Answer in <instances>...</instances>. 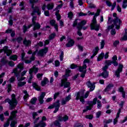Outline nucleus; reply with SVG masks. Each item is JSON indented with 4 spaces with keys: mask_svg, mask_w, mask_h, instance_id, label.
<instances>
[{
    "mask_svg": "<svg viewBox=\"0 0 127 127\" xmlns=\"http://www.w3.org/2000/svg\"><path fill=\"white\" fill-rule=\"evenodd\" d=\"M114 87V84H109L107 85L106 88L104 89V92H109L112 90V88Z\"/></svg>",
    "mask_w": 127,
    "mask_h": 127,
    "instance_id": "5701e85b",
    "label": "nucleus"
},
{
    "mask_svg": "<svg viewBox=\"0 0 127 127\" xmlns=\"http://www.w3.org/2000/svg\"><path fill=\"white\" fill-rule=\"evenodd\" d=\"M54 107L55 109V111H54V114L57 113L58 111H59V108H60V101L59 100H57V101L53 104Z\"/></svg>",
    "mask_w": 127,
    "mask_h": 127,
    "instance_id": "2eb2a0df",
    "label": "nucleus"
},
{
    "mask_svg": "<svg viewBox=\"0 0 127 127\" xmlns=\"http://www.w3.org/2000/svg\"><path fill=\"white\" fill-rule=\"evenodd\" d=\"M40 119V118L38 117L36 119L35 118V119H33V124L34 125V127H35V126H36V125H38V123H38V121H39Z\"/></svg>",
    "mask_w": 127,
    "mask_h": 127,
    "instance_id": "79ce46f5",
    "label": "nucleus"
},
{
    "mask_svg": "<svg viewBox=\"0 0 127 127\" xmlns=\"http://www.w3.org/2000/svg\"><path fill=\"white\" fill-rule=\"evenodd\" d=\"M37 101V98L36 97H33L31 99L30 103L32 105H35Z\"/></svg>",
    "mask_w": 127,
    "mask_h": 127,
    "instance_id": "c9c22d12",
    "label": "nucleus"
},
{
    "mask_svg": "<svg viewBox=\"0 0 127 127\" xmlns=\"http://www.w3.org/2000/svg\"><path fill=\"white\" fill-rule=\"evenodd\" d=\"M98 52H99V47H96L92 51L93 54H94V55H97Z\"/></svg>",
    "mask_w": 127,
    "mask_h": 127,
    "instance_id": "a19ab883",
    "label": "nucleus"
},
{
    "mask_svg": "<svg viewBox=\"0 0 127 127\" xmlns=\"http://www.w3.org/2000/svg\"><path fill=\"white\" fill-rule=\"evenodd\" d=\"M74 127H83V126L81 123H76L74 125Z\"/></svg>",
    "mask_w": 127,
    "mask_h": 127,
    "instance_id": "052dcab7",
    "label": "nucleus"
},
{
    "mask_svg": "<svg viewBox=\"0 0 127 127\" xmlns=\"http://www.w3.org/2000/svg\"><path fill=\"white\" fill-rule=\"evenodd\" d=\"M127 0H123V3L122 5L123 8H127Z\"/></svg>",
    "mask_w": 127,
    "mask_h": 127,
    "instance_id": "37998d69",
    "label": "nucleus"
},
{
    "mask_svg": "<svg viewBox=\"0 0 127 127\" xmlns=\"http://www.w3.org/2000/svg\"><path fill=\"white\" fill-rule=\"evenodd\" d=\"M15 124H16V122L13 121L10 124L11 127H15Z\"/></svg>",
    "mask_w": 127,
    "mask_h": 127,
    "instance_id": "774afa93",
    "label": "nucleus"
},
{
    "mask_svg": "<svg viewBox=\"0 0 127 127\" xmlns=\"http://www.w3.org/2000/svg\"><path fill=\"white\" fill-rule=\"evenodd\" d=\"M56 23V21H55V20H51L50 21V23L52 25V26H54L57 31H58V25Z\"/></svg>",
    "mask_w": 127,
    "mask_h": 127,
    "instance_id": "412c9836",
    "label": "nucleus"
},
{
    "mask_svg": "<svg viewBox=\"0 0 127 127\" xmlns=\"http://www.w3.org/2000/svg\"><path fill=\"white\" fill-rule=\"evenodd\" d=\"M124 67V65L123 64H119V66L117 70L115 72V75L118 77H120V73L123 71V68Z\"/></svg>",
    "mask_w": 127,
    "mask_h": 127,
    "instance_id": "f3484780",
    "label": "nucleus"
},
{
    "mask_svg": "<svg viewBox=\"0 0 127 127\" xmlns=\"http://www.w3.org/2000/svg\"><path fill=\"white\" fill-rule=\"evenodd\" d=\"M29 70H32V73H35V74H36L37 72H38V67H36V65H34L32 68L30 69Z\"/></svg>",
    "mask_w": 127,
    "mask_h": 127,
    "instance_id": "c85d7f7f",
    "label": "nucleus"
},
{
    "mask_svg": "<svg viewBox=\"0 0 127 127\" xmlns=\"http://www.w3.org/2000/svg\"><path fill=\"white\" fill-rule=\"evenodd\" d=\"M119 92L122 93V97L123 98H126V93L125 92V91L124 90V87H121L119 88Z\"/></svg>",
    "mask_w": 127,
    "mask_h": 127,
    "instance_id": "cd10ccee",
    "label": "nucleus"
},
{
    "mask_svg": "<svg viewBox=\"0 0 127 127\" xmlns=\"http://www.w3.org/2000/svg\"><path fill=\"white\" fill-rule=\"evenodd\" d=\"M86 85L88 88H90L89 92H92L95 90L96 86L95 85V82L92 83L90 81H88L86 83Z\"/></svg>",
    "mask_w": 127,
    "mask_h": 127,
    "instance_id": "4468645a",
    "label": "nucleus"
},
{
    "mask_svg": "<svg viewBox=\"0 0 127 127\" xmlns=\"http://www.w3.org/2000/svg\"><path fill=\"white\" fill-rule=\"evenodd\" d=\"M9 18V24H10V25H12V24H13V23L12 22V16H10Z\"/></svg>",
    "mask_w": 127,
    "mask_h": 127,
    "instance_id": "e2e57ef3",
    "label": "nucleus"
},
{
    "mask_svg": "<svg viewBox=\"0 0 127 127\" xmlns=\"http://www.w3.org/2000/svg\"><path fill=\"white\" fill-rule=\"evenodd\" d=\"M3 76H4V72L2 73L0 75V84H1L2 83V82H3V79H1V78H2V77H3Z\"/></svg>",
    "mask_w": 127,
    "mask_h": 127,
    "instance_id": "864d4df0",
    "label": "nucleus"
},
{
    "mask_svg": "<svg viewBox=\"0 0 127 127\" xmlns=\"http://www.w3.org/2000/svg\"><path fill=\"white\" fill-rule=\"evenodd\" d=\"M71 73V70L67 69L65 70V75L63 76V78H66V77H69V74Z\"/></svg>",
    "mask_w": 127,
    "mask_h": 127,
    "instance_id": "58836bf2",
    "label": "nucleus"
},
{
    "mask_svg": "<svg viewBox=\"0 0 127 127\" xmlns=\"http://www.w3.org/2000/svg\"><path fill=\"white\" fill-rule=\"evenodd\" d=\"M99 76H102L106 79V78H108L109 77V72L107 71H103L102 73H101Z\"/></svg>",
    "mask_w": 127,
    "mask_h": 127,
    "instance_id": "393cba45",
    "label": "nucleus"
},
{
    "mask_svg": "<svg viewBox=\"0 0 127 127\" xmlns=\"http://www.w3.org/2000/svg\"><path fill=\"white\" fill-rule=\"evenodd\" d=\"M34 60H35V57H34V56H32L30 58V60L25 59L23 61H24L25 63L26 64H29L32 61H34Z\"/></svg>",
    "mask_w": 127,
    "mask_h": 127,
    "instance_id": "4be33fe9",
    "label": "nucleus"
},
{
    "mask_svg": "<svg viewBox=\"0 0 127 127\" xmlns=\"http://www.w3.org/2000/svg\"><path fill=\"white\" fill-rule=\"evenodd\" d=\"M87 64H84L82 66H79V72H82V73L81 75V78H84L87 70Z\"/></svg>",
    "mask_w": 127,
    "mask_h": 127,
    "instance_id": "9d476101",
    "label": "nucleus"
},
{
    "mask_svg": "<svg viewBox=\"0 0 127 127\" xmlns=\"http://www.w3.org/2000/svg\"><path fill=\"white\" fill-rule=\"evenodd\" d=\"M17 113V111H13L11 113V116L9 118V119L11 121H12V120H13L14 119V118H15V117H16V114Z\"/></svg>",
    "mask_w": 127,
    "mask_h": 127,
    "instance_id": "b1692460",
    "label": "nucleus"
},
{
    "mask_svg": "<svg viewBox=\"0 0 127 127\" xmlns=\"http://www.w3.org/2000/svg\"><path fill=\"white\" fill-rule=\"evenodd\" d=\"M69 120V117L67 115H64L63 117L61 115H59L58 116V120H56L54 122V125L56 126V127H60L61 124L59 122H66Z\"/></svg>",
    "mask_w": 127,
    "mask_h": 127,
    "instance_id": "423d86ee",
    "label": "nucleus"
},
{
    "mask_svg": "<svg viewBox=\"0 0 127 127\" xmlns=\"http://www.w3.org/2000/svg\"><path fill=\"white\" fill-rule=\"evenodd\" d=\"M66 77H63L61 80V87H64V88H69L70 87V82H67Z\"/></svg>",
    "mask_w": 127,
    "mask_h": 127,
    "instance_id": "1a4fd4ad",
    "label": "nucleus"
},
{
    "mask_svg": "<svg viewBox=\"0 0 127 127\" xmlns=\"http://www.w3.org/2000/svg\"><path fill=\"white\" fill-rule=\"evenodd\" d=\"M97 100H98V98H95L93 99V101H88L87 102V104L88 105H89V106H86V109L83 110V113H85L87 111L92 110V108H93V106L97 104Z\"/></svg>",
    "mask_w": 127,
    "mask_h": 127,
    "instance_id": "6e6552de",
    "label": "nucleus"
},
{
    "mask_svg": "<svg viewBox=\"0 0 127 127\" xmlns=\"http://www.w3.org/2000/svg\"><path fill=\"white\" fill-rule=\"evenodd\" d=\"M67 101L65 99V98H63L62 100V106H64V105H66L67 104Z\"/></svg>",
    "mask_w": 127,
    "mask_h": 127,
    "instance_id": "603ef678",
    "label": "nucleus"
},
{
    "mask_svg": "<svg viewBox=\"0 0 127 127\" xmlns=\"http://www.w3.org/2000/svg\"><path fill=\"white\" fill-rule=\"evenodd\" d=\"M34 14H35V13H34ZM34 14H33V15H32L33 18L32 19V22L33 24H35V23H36V22H35V20H36V16H34Z\"/></svg>",
    "mask_w": 127,
    "mask_h": 127,
    "instance_id": "49530a36",
    "label": "nucleus"
},
{
    "mask_svg": "<svg viewBox=\"0 0 127 127\" xmlns=\"http://www.w3.org/2000/svg\"><path fill=\"white\" fill-rule=\"evenodd\" d=\"M32 86L33 88H34L37 91H40L41 88L38 85H37V83L34 82L32 83Z\"/></svg>",
    "mask_w": 127,
    "mask_h": 127,
    "instance_id": "c756f323",
    "label": "nucleus"
},
{
    "mask_svg": "<svg viewBox=\"0 0 127 127\" xmlns=\"http://www.w3.org/2000/svg\"><path fill=\"white\" fill-rule=\"evenodd\" d=\"M32 25L34 26L33 28V30L34 31L40 28V24H39V23H35V24H33Z\"/></svg>",
    "mask_w": 127,
    "mask_h": 127,
    "instance_id": "a878e982",
    "label": "nucleus"
},
{
    "mask_svg": "<svg viewBox=\"0 0 127 127\" xmlns=\"http://www.w3.org/2000/svg\"><path fill=\"white\" fill-rule=\"evenodd\" d=\"M47 119H46V117L45 116H43L42 118V120L37 125H35V127H45L46 126V123H45L44 121H46Z\"/></svg>",
    "mask_w": 127,
    "mask_h": 127,
    "instance_id": "f8f14e48",
    "label": "nucleus"
},
{
    "mask_svg": "<svg viewBox=\"0 0 127 127\" xmlns=\"http://www.w3.org/2000/svg\"><path fill=\"white\" fill-rule=\"evenodd\" d=\"M37 116H38V114H37V112H33V114H32L33 120H35Z\"/></svg>",
    "mask_w": 127,
    "mask_h": 127,
    "instance_id": "5fc2aeb1",
    "label": "nucleus"
},
{
    "mask_svg": "<svg viewBox=\"0 0 127 127\" xmlns=\"http://www.w3.org/2000/svg\"><path fill=\"white\" fill-rule=\"evenodd\" d=\"M60 57L61 61H63V59H64V52H61Z\"/></svg>",
    "mask_w": 127,
    "mask_h": 127,
    "instance_id": "bf43d9fd",
    "label": "nucleus"
},
{
    "mask_svg": "<svg viewBox=\"0 0 127 127\" xmlns=\"http://www.w3.org/2000/svg\"><path fill=\"white\" fill-rule=\"evenodd\" d=\"M105 47V41L104 40H102L101 42V49H103L104 47Z\"/></svg>",
    "mask_w": 127,
    "mask_h": 127,
    "instance_id": "13d9d810",
    "label": "nucleus"
},
{
    "mask_svg": "<svg viewBox=\"0 0 127 127\" xmlns=\"http://www.w3.org/2000/svg\"><path fill=\"white\" fill-rule=\"evenodd\" d=\"M102 103L100 100L97 101V108L98 109H101L102 108Z\"/></svg>",
    "mask_w": 127,
    "mask_h": 127,
    "instance_id": "de8ad7c7",
    "label": "nucleus"
},
{
    "mask_svg": "<svg viewBox=\"0 0 127 127\" xmlns=\"http://www.w3.org/2000/svg\"><path fill=\"white\" fill-rule=\"evenodd\" d=\"M105 63L106 64V65L107 66H111L112 64H113V61H106L105 62Z\"/></svg>",
    "mask_w": 127,
    "mask_h": 127,
    "instance_id": "8fccbe9b",
    "label": "nucleus"
},
{
    "mask_svg": "<svg viewBox=\"0 0 127 127\" xmlns=\"http://www.w3.org/2000/svg\"><path fill=\"white\" fill-rule=\"evenodd\" d=\"M29 73L30 74V78L29 79V83H31V80H32V78H33V75H32V70H29Z\"/></svg>",
    "mask_w": 127,
    "mask_h": 127,
    "instance_id": "ea45409f",
    "label": "nucleus"
},
{
    "mask_svg": "<svg viewBox=\"0 0 127 127\" xmlns=\"http://www.w3.org/2000/svg\"><path fill=\"white\" fill-rule=\"evenodd\" d=\"M59 10L57 11L56 12V15L57 16L58 20H60V19L61 18V15H60V14H59Z\"/></svg>",
    "mask_w": 127,
    "mask_h": 127,
    "instance_id": "a18cd8bd",
    "label": "nucleus"
},
{
    "mask_svg": "<svg viewBox=\"0 0 127 127\" xmlns=\"http://www.w3.org/2000/svg\"><path fill=\"white\" fill-rule=\"evenodd\" d=\"M46 95V93L45 92H42L41 94L38 97V100L40 105H42V104L44 103V100H43V99H44V97H45Z\"/></svg>",
    "mask_w": 127,
    "mask_h": 127,
    "instance_id": "dca6fc26",
    "label": "nucleus"
},
{
    "mask_svg": "<svg viewBox=\"0 0 127 127\" xmlns=\"http://www.w3.org/2000/svg\"><path fill=\"white\" fill-rule=\"evenodd\" d=\"M85 91H81L77 93L76 97L75 99L78 101L80 100L82 104H85V100L84 99H87L89 97V94H90V91H87L85 95Z\"/></svg>",
    "mask_w": 127,
    "mask_h": 127,
    "instance_id": "f03ea898",
    "label": "nucleus"
},
{
    "mask_svg": "<svg viewBox=\"0 0 127 127\" xmlns=\"http://www.w3.org/2000/svg\"><path fill=\"white\" fill-rule=\"evenodd\" d=\"M73 12H69L68 14V17L70 18V19H72L73 18Z\"/></svg>",
    "mask_w": 127,
    "mask_h": 127,
    "instance_id": "680f3d73",
    "label": "nucleus"
},
{
    "mask_svg": "<svg viewBox=\"0 0 127 127\" xmlns=\"http://www.w3.org/2000/svg\"><path fill=\"white\" fill-rule=\"evenodd\" d=\"M5 103H8L9 104V110H13L15 109L17 105V100L15 98V95L13 94L11 95V99H7L5 100Z\"/></svg>",
    "mask_w": 127,
    "mask_h": 127,
    "instance_id": "20e7f679",
    "label": "nucleus"
},
{
    "mask_svg": "<svg viewBox=\"0 0 127 127\" xmlns=\"http://www.w3.org/2000/svg\"><path fill=\"white\" fill-rule=\"evenodd\" d=\"M78 25V20L76 19L74 21L72 24V26L73 27H75Z\"/></svg>",
    "mask_w": 127,
    "mask_h": 127,
    "instance_id": "09e8293b",
    "label": "nucleus"
},
{
    "mask_svg": "<svg viewBox=\"0 0 127 127\" xmlns=\"http://www.w3.org/2000/svg\"><path fill=\"white\" fill-rule=\"evenodd\" d=\"M74 41L73 40H70L67 44H66V47H72L74 45Z\"/></svg>",
    "mask_w": 127,
    "mask_h": 127,
    "instance_id": "7c9ffc66",
    "label": "nucleus"
},
{
    "mask_svg": "<svg viewBox=\"0 0 127 127\" xmlns=\"http://www.w3.org/2000/svg\"><path fill=\"white\" fill-rule=\"evenodd\" d=\"M106 4L108 6H112L111 10H114L115 9V7H116V5H117V2H114L112 5V3L110 1H106Z\"/></svg>",
    "mask_w": 127,
    "mask_h": 127,
    "instance_id": "aec40b11",
    "label": "nucleus"
},
{
    "mask_svg": "<svg viewBox=\"0 0 127 127\" xmlns=\"http://www.w3.org/2000/svg\"><path fill=\"white\" fill-rule=\"evenodd\" d=\"M22 70H23V64H19V65L17 66V67L13 70L12 73H14L16 77H18Z\"/></svg>",
    "mask_w": 127,
    "mask_h": 127,
    "instance_id": "0eeeda50",
    "label": "nucleus"
},
{
    "mask_svg": "<svg viewBox=\"0 0 127 127\" xmlns=\"http://www.w3.org/2000/svg\"><path fill=\"white\" fill-rule=\"evenodd\" d=\"M87 21H86V20L81 21L80 23H79L77 27L78 30H81L82 28H83V26H84V25H85Z\"/></svg>",
    "mask_w": 127,
    "mask_h": 127,
    "instance_id": "6ab92c4d",
    "label": "nucleus"
},
{
    "mask_svg": "<svg viewBox=\"0 0 127 127\" xmlns=\"http://www.w3.org/2000/svg\"><path fill=\"white\" fill-rule=\"evenodd\" d=\"M7 64H8L9 66H10V67H13V66H14V62H13V61H8Z\"/></svg>",
    "mask_w": 127,
    "mask_h": 127,
    "instance_id": "3c124183",
    "label": "nucleus"
},
{
    "mask_svg": "<svg viewBox=\"0 0 127 127\" xmlns=\"http://www.w3.org/2000/svg\"><path fill=\"white\" fill-rule=\"evenodd\" d=\"M104 56H105V54L104 53L100 54L97 58V61H101L102 59H104Z\"/></svg>",
    "mask_w": 127,
    "mask_h": 127,
    "instance_id": "4c0bfd02",
    "label": "nucleus"
},
{
    "mask_svg": "<svg viewBox=\"0 0 127 127\" xmlns=\"http://www.w3.org/2000/svg\"><path fill=\"white\" fill-rule=\"evenodd\" d=\"M113 17H115V18L113 19V24L109 26L108 27V29H113V28L115 27V26H116V29H120L122 21H121V19H119V18L117 17V13H113Z\"/></svg>",
    "mask_w": 127,
    "mask_h": 127,
    "instance_id": "7ed1b4c3",
    "label": "nucleus"
},
{
    "mask_svg": "<svg viewBox=\"0 0 127 127\" xmlns=\"http://www.w3.org/2000/svg\"><path fill=\"white\" fill-rule=\"evenodd\" d=\"M48 51V48H45L44 49H42L40 50L38 52V55L41 56V57H43V56H45L46 55V53H47Z\"/></svg>",
    "mask_w": 127,
    "mask_h": 127,
    "instance_id": "ddd939ff",
    "label": "nucleus"
},
{
    "mask_svg": "<svg viewBox=\"0 0 127 127\" xmlns=\"http://www.w3.org/2000/svg\"><path fill=\"white\" fill-rule=\"evenodd\" d=\"M64 99L66 100L67 102H69L71 100V95H68L67 96L65 97Z\"/></svg>",
    "mask_w": 127,
    "mask_h": 127,
    "instance_id": "69168bd1",
    "label": "nucleus"
},
{
    "mask_svg": "<svg viewBox=\"0 0 127 127\" xmlns=\"http://www.w3.org/2000/svg\"><path fill=\"white\" fill-rule=\"evenodd\" d=\"M30 3H32L31 8L33 10V11L31 13V15H33L34 13H37L38 15H40L41 14V12L40 11V9H39V7L38 6H35L34 7V4L33 3H36V2H38V1L37 0H29Z\"/></svg>",
    "mask_w": 127,
    "mask_h": 127,
    "instance_id": "39448f33",
    "label": "nucleus"
},
{
    "mask_svg": "<svg viewBox=\"0 0 127 127\" xmlns=\"http://www.w3.org/2000/svg\"><path fill=\"white\" fill-rule=\"evenodd\" d=\"M111 123H113V119H109L108 120L107 119H104L103 121V124L105 125L111 124Z\"/></svg>",
    "mask_w": 127,
    "mask_h": 127,
    "instance_id": "f704fd0d",
    "label": "nucleus"
},
{
    "mask_svg": "<svg viewBox=\"0 0 127 127\" xmlns=\"http://www.w3.org/2000/svg\"><path fill=\"white\" fill-rule=\"evenodd\" d=\"M47 7L48 9H49V10L50 9H53V8L54 7V3H51L48 4V5H47Z\"/></svg>",
    "mask_w": 127,
    "mask_h": 127,
    "instance_id": "e433bc0d",
    "label": "nucleus"
},
{
    "mask_svg": "<svg viewBox=\"0 0 127 127\" xmlns=\"http://www.w3.org/2000/svg\"><path fill=\"white\" fill-rule=\"evenodd\" d=\"M48 83H49V80H48V78L45 77L44 80L41 82V84L42 86L43 87L45 85L48 84Z\"/></svg>",
    "mask_w": 127,
    "mask_h": 127,
    "instance_id": "bb28decb",
    "label": "nucleus"
},
{
    "mask_svg": "<svg viewBox=\"0 0 127 127\" xmlns=\"http://www.w3.org/2000/svg\"><path fill=\"white\" fill-rule=\"evenodd\" d=\"M0 62L1 63H2V64H6V63H8V61L5 60V59H2Z\"/></svg>",
    "mask_w": 127,
    "mask_h": 127,
    "instance_id": "4d7b16f0",
    "label": "nucleus"
},
{
    "mask_svg": "<svg viewBox=\"0 0 127 127\" xmlns=\"http://www.w3.org/2000/svg\"><path fill=\"white\" fill-rule=\"evenodd\" d=\"M25 84H26V82L25 81H18V87H23Z\"/></svg>",
    "mask_w": 127,
    "mask_h": 127,
    "instance_id": "72a5a7b5",
    "label": "nucleus"
},
{
    "mask_svg": "<svg viewBox=\"0 0 127 127\" xmlns=\"http://www.w3.org/2000/svg\"><path fill=\"white\" fill-rule=\"evenodd\" d=\"M55 36H56V34H55V33H54L50 35L49 38L51 40V39H53L54 37H55Z\"/></svg>",
    "mask_w": 127,
    "mask_h": 127,
    "instance_id": "6e6d98bb",
    "label": "nucleus"
},
{
    "mask_svg": "<svg viewBox=\"0 0 127 127\" xmlns=\"http://www.w3.org/2000/svg\"><path fill=\"white\" fill-rule=\"evenodd\" d=\"M23 93L25 94V95L23 97V99L25 101H26L29 97V95H28V93H27V91L26 90L24 91Z\"/></svg>",
    "mask_w": 127,
    "mask_h": 127,
    "instance_id": "473e14b6",
    "label": "nucleus"
},
{
    "mask_svg": "<svg viewBox=\"0 0 127 127\" xmlns=\"http://www.w3.org/2000/svg\"><path fill=\"white\" fill-rule=\"evenodd\" d=\"M23 44H24V45H25V46L26 47L31 46V41L30 40H27L26 38H25L23 41Z\"/></svg>",
    "mask_w": 127,
    "mask_h": 127,
    "instance_id": "a211bd4d",
    "label": "nucleus"
},
{
    "mask_svg": "<svg viewBox=\"0 0 127 127\" xmlns=\"http://www.w3.org/2000/svg\"><path fill=\"white\" fill-rule=\"evenodd\" d=\"M3 51L4 53H6L7 56H10V54L12 53V51H11V50H8V47L7 46H5L3 49L0 50V53L3 52Z\"/></svg>",
    "mask_w": 127,
    "mask_h": 127,
    "instance_id": "9b49d317",
    "label": "nucleus"
},
{
    "mask_svg": "<svg viewBox=\"0 0 127 127\" xmlns=\"http://www.w3.org/2000/svg\"><path fill=\"white\" fill-rule=\"evenodd\" d=\"M78 66L74 64H72L70 65L71 69H76Z\"/></svg>",
    "mask_w": 127,
    "mask_h": 127,
    "instance_id": "0e129e2a",
    "label": "nucleus"
},
{
    "mask_svg": "<svg viewBox=\"0 0 127 127\" xmlns=\"http://www.w3.org/2000/svg\"><path fill=\"white\" fill-rule=\"evenodd\" d=\"M9 59L10 60H13V61H15L17 60V56L16 55H13L9 57Z\"/></svg>",
    "mask_w": 127,
    "mask_h": 127,
    "instance_id": "c03bdc74",
    "label": "nucleus"
},
{
    "mask_svg": "<svg viewBox=\"0 0 127 127\" xmlns=\"http://www.w3.org/2000/svg\"><path fill=\"white\" fill-rule=\"evenodd\" d=\"M59 95H60V93H59V92L56 93L54 95V100H56V98L59 96Z\"/></svg>",
    "mask_w": 127,
    "mask_h": 127,
    "instance_id": "338daca9",
    "label": "nucleus"
},
{
    "mask_svg": "<svg viewBox=\"0 0 127 127\" xmlns=\"http://www.w3.org/2000/svg\"><path fill=\"white\" fill-rule=\"evenodd\" d=\"M100 12H101L100 9H97L96 13L95 14V12H91L90 11L88 12V15H94L93 19L92 21L91 24H90V28L92 30H95L96 31H99L100 29V25L97 24V16L100 15Z\"/></svg>",
    "mask_w": 127,
    "mask_h": 127,
    "instance_id": "f257e3e1",
    "label": "nucleus"
},
{
    "mask_svg": "<svg viewBox=\"0 0 127 127\" xmlns=\"http://www.w3.org/2000/svg\"><path fill=\"white\" fill-rule=\"evenodd\" d=\"M32 26V24L29 25L28 26L26 27L25 25H23V32L24 33H25L26 31H27L28 29H29Z\"/></svg>",
    "mask_w": 127,
    "mask_h": 127,
    "instance_id": "2f4dec72",
    "label": "nucleus"
}]
</instances>
